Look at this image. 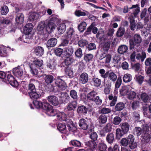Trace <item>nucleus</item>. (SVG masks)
Instances as JSON below:
<instances>
[{"label": "nucleus", "instance_id": "6ab92c4d", "mask_svg": "<svg viewBox=\"0 0 151 151\" xmlns=\"http://www.w3.org/2000/svg\"><path fill=\"white\" fill-rule=\"evenodd\" d=\"M88 74L84 72L82 73L80 76L79 82L85 84L88 82Z\"/></svg>", "mask_w": 151, "mask_h": 151}, {"label": "nucleus", "instance_id": "9b49d317", "mask_svg": "<svg viewBox=\"0 0 151 151\" xmlns=\"http://www.w3.org/2000/svg\"><path fill=\"white\" fill-rule=\"evenodd\" d=\"M12 72L14 76L20 79L22 78L23 71V69H21L20 67H16L13 68Z\"/></svg>", "mask_w": 151, "mask_h": 151}, {"label": "nucleus", "instance_id": "c756f323", "mask_svg": "<svg viewBox=\"0 0 151 151\" xmlns=\"http://www.w3.org/2000/svg\"><path fill=\"white\" fill-rule=\"evenodd\" d=\"M66 26L65 23H63L59 24L57 28L58 32L59 34H62L66 30Z\"/></svg>", "mask_w": 151, "mask_h": 151}, {"label": "nucleus", "instance_id": "0e129e2a", "mask_svg": "<svg viewBox=\"0 0 151 151\" xmlns=\"http://www.w3.org/2000/svg\"><path fill=\"white\" fill-rule=\"evenodd\" d=\"M141 98L144 102H147L149 98V96L145 93H143L141 95Z\"/></svg>", "mask_w": 151, "mask_h": 151}, {"label": "nucleus", "instance_id": "4d7b16f0", "mask_svg": "<svg viewBox=\"0 0 151 151\" xmlns=\"http://www.w3.org/2000/svg\"><path fill=\"white\" fill-rule=\"evenodd\" d=\"M111 110L108 108L104 107L100 109L99 111V113L102 114H108L111 113Z\"/></svg>", "mask_w": 151, "mask_h": 151}, {"label": "nucleus", "instance_id": "c9c22d12", "mask_svg": "<svg viewBox=\"0 0 151 151\" xmlns=\"http://www.w3.org/2000/svg\"><path fill=\"white\" fill-rule=\"evenodd\" d=\"M24 19V15L22 13H18L17 15L16 21L18 23L21 24L23 22Z\"/></svg>", "mask_w": 151, "mask_h": 151}, {"label": "nucleus", "instance_id": "3c124183", "mask_svg": "<svg viewBox=\"0 0 151 151\" xmlns=\"http://www.w3.org/2000/svg\"><path fill=\"white\" fill-rule=\"evenodd\" d=\"M86 23L84 22H83L80 23L78 25V29L80 32H82L86 29Z\"/></svg>", "mask_w": 151, "mask_h": 151}, {"label": "nucleus", "instance_id": "20e7f679", "mask_svg": "<svg viewBox=\"0 0 151 151\" xmlns=\"http://www.w3.org/2000/svg\"><path fill=\"white\" fill-rule=\"evenodd\" d=\"M142 41L140 35L138 34H135L133 37V39H131L129 40V49L132 50L134 48L135 44L140 43Z\"/></svg>", "mask_w": 151, "mask_h": 151}, {"label": "nucleus", "instance_id": "a18cd8bd", "mask_svg": "<svg viewBox=\"0 0 151 151\" xmlns=\"http://www.w3.org/2000/svg\"><path fill=\"white\" fill-rule=\"evenodd\" d=\"M132 79V76L129 74H125L123 78V81L125 83L130 82Z\"/></svg>", "mask_w": 151, "mask_h": 151}, {"label": "nucleus", "instance_id": "ea45409f", "mask_svg": "<svg viewBox=\"0 0 151 151\" xmlns=\"http://www.w3.org/2000/svg\"><path fill=\"white\" fill-rule=\"evenodd\" d=\"M119 92L121 96L126 95L129 93L128 88L126 86H124L120 90Z\"/></svg>", "mask_w": 151, "mask_h": 151}, {"label": "nucleus", "instance_id": "5fc2aeb1", "mask_svg": "<svg viewBox=\"0 0 151 151\" xmlns=\"http://www.w3.org/2000/svg\"><path fill=\"white\" fill-rule=\"evenodd\" d=\"M103 129L105 130L106 132L110 133V132L112 131V129L111 124L110 123H107L103 128Z\"/></svg>", "mask_w": 151, "mask_h": 151}, {"label": "nucleus", "instance_id": "dca6fc26", "mask_svg": "<svg viewBox=\"0 0 151 151\" xmlns=\"http://www.w3.org/2000/svg\"><path fill=\"white\" fill-rule=\"evenodd\" d=\"M58 129L61 132L68 135L69 134L68 131L66 130V126L64 123H59L57 126Z\"/></svg>", "mask_w": 151, "mask_h": 151}, {"label": "nucleus", "instance_id": "49530a36", "mask_svg": "<svg viewBox=\"0 0 151 151\" xmlns=\"http://www.w3.org/2000/svg\"><path fill=\"white\" fill-rule=\"evenodd\" d=\"M144 78V76L139 75H136L134 77L136 81H137L139 84L141 85L142 83Z\"/></svg>", "mask_w": 151, "mask_h": 151}, {"label": "nucleus", "instance_id": "2eb2a0df", "mask_svg": "<svg viewBox=\"0 0 151 151\" xmlns=\"http://www.w3.org/2000/svg\"><path fill=\"white\" fill-rule=\"evenodd\" d=\"M47 99L50 104L54 106H57L59 104L58 98L55 96H49L47 97Z\"/></svg>", "mask_w": 151, "mask_h": 151}, {"label": "nucleus", "instance_id": "774afa93", "mask_svg": "<svg viewBox=\"0 0 151 151\" xmlns=\"http://www.w3.org/2000/svg\"><path fill=\"white\" fill-rule=\"evenodd\" d=\"M92 101L95 102L97 105H100L102 103V100L100 99L99 96H97Z\"/></svg>", "mask_w": 151, "mask_h": 151}, {"label": "nucleus", "instance_id": "680f3d73", "mask_svg": "<svg viewBox=\"0 0 151 151\" xmlns=\"http://www.w3.org/2000/svg\"><path fill=\"white\" fill-rule=\"evenodd\" d=\"M111 85V83L110 82H108V83L107 84L106 83V85L107 86V87H105L104 89V92L105 94H107L110 93V87Z\"/></svg>", "mask_w": 151, "mask_h": 151}, {"label": "nucleus", "instance_id": "bf43d9fd", "mask_svg": "<svg viewBox=\"0 0 151 151\" xmlns=\"http://www.w3.org/2000/svg\"><path fill=\"white\" fill-rule=\"evenodd\" d=\"M122 120L120 117L116 116L114 118L112 121V123L115 125H119Z\"/></svg>", "mask_w": 151, "mask_h": 151}, {"label": "nucleus", "instance_id": "39448f33", "mask_svg": "<svg viewBox=\"0 0 151 151\" xmlns=\"http://www.w3.org/2000/svg\"><path fill=\"white\" fill-rule=\"evenodd\" d=\"M91 123L92 122L82 118L79 120L78 125L81 129L84 130H87V131L90 127Z\"/></svg>", "mask_w": 151, "mask_h": 151}, {"label": "nucleus", "instance_id": "72a5a7b5", "mask_svg": "<svg viewBox=\"0 0 151 151\" xmlns=\"http://www.w3.org/2000/svg\"><path fill=\"white\" fill-rule=\"evenodd\" d=\"M128 47L124 45H122L120 46L118 49V52L120 54H123L127 52Z\"/></svg>", "mask_w": 151, "mask_h": 151}, {"label": "nucleus", "instance_id": "f03ea898", "mask_svg": "<svg viewBox=\"0 0 151 151\" xmlns=\"http://www.w3.org/2000/svg\"><path fill=\"white\" fill-rule=\"evenodd\" d=\"M52 106L48 103L43 102L42 109L46 111V113L49 116H53L56 114V110L53 109Z\"/></svg>", "mask_w": 151, "mask_h": 151}, {"label": "nucleus", "instance_id": "bb28decb", "mask_svg": "<svg viewBox=\"0 0 151 151\" xmlns=\"http://www.w3.org/2000/svg\"><path fill=\"white\" fill-rule=\"evenodd\" d=\"M99 58L100 60L104 59L105 60V63H108L110 61L111 56L109 55H106L105 53H103L100 55Z\"/></svg>", "mask_w": 151, "mask_h": 151}, {"label": "nucleus", "instance_id": "a878e982", "mask_svg": "<svg viewBox=\"0 0 151 151\" xmlns=\"http://www.w3.org/2000/svg\"><path fill=\"white\" fill-rule=\"evenodd\" d=\"M85 145L91 149H93L97 146V144L95 142L92 140L86 142Z\"/></svg>", "mask_w": 151, "mask_h": 151}, {"label": "nucleus", "instance_id": "e2e57ef3", "mask_svg": "<svg viewBox=\"0 0 151 151\" xmlns=\"http://www.w3.org/2000/svg\"><path fill=\"white\" fill-rule=\"evenodd\" d=\"M66 59L65 61V65L68 66L70 65L74 61V59L70 57H65Z\"/></svg>", "mask_w": 151, "mask_h": 151}, {"label": "nucleus", "instance_id": "603ef678", "mask_svg": "<svg viewBox=\"0 0 151 151\" xmlns=\"http://www.w3.org/2000/svg\"><path fill=\"white\" fill-rule=\"evenodd\" d=\"M108 79L113 82H115L117 79V76L113 72L109 73L108 75Z\"/></svg>", "mask_w": 151, "mask_h": 151}, {"label": "nucleus", "instance_id": "412c9836", "mask_svg": "<svg viewBox=\"0 0 151 151\" xmlns=\"http://www.w3.org/2000/svg\"><path fill=\"white\" fill-rule=\"evenodd\" d=\"M106 140L109 144H111L115 141L114 135L113 132L108 133L106 137Z\"/></svg>", "mask_w": 151, "mask_h": 151}, {"label": "nucleus", "instance_id": "8fccbe9b", "mask_svg": "<svg viewBox=\"0 0 151 151\" xmlns=\"http://www.w3.org/2000/svg\"><path fill=\"white\" fill-rule=\"evenodd\" d=\"M98 149L100 151H106L107 147L106 144L104 143H100L98 145Z\"/></svg>", "mask_w": 151, "mask_h": 151}, {"label": "nucleus", "instance_id": "13d9d810", "mask_svg": "<svg viewBox=\"0 0 151 151\" xmlns=\"http://www.w3.org/2000/svg\"><path fill=\"white\" fill-rule=\"evenodd\" d=\"M70 143L75 147H80L81 146V143L76 140H71Z\"/></svg>", "mask_w": 151, "mask_h": 151}, {"label": "nucleus", "instance_id": "6e6d98bb", "mask_svg": "<svg viewBox=\"0 0 151 151\" xmlns=\"http://www.w3.org/2000/svg\"><path fill=\"white\" fill-rule=\"evenodd\" d=\"M134 133L135 134H136L137 136H139L142 134L143 129L139 127H136L134 129Z\"/></svg>", "mask_w": 151, "mask_h": 151}, {"label": "nucleus", "instance_id": "aec40b11", "mask_svg": "<svg viewBox=\"0 0 151 151\" xmlns=\"http://www.w3.org/2000/svg\"><path fill=\"white\" fill-rule=\"evenodd\" d=\"M129 9H132L133 13L132 14H133L134 16L136 17L140 12V8L138 5H133L132 7L129 8Z\"/></svg>", "mask_w": 151, "mask_h": 151}, {"label": "nucleus", "instance_id": "864d4df0", "mask_svg": "<svg viewBox=\"0 0 151 151\" xmlns=\"http://www.w3.org/2000/svg\"><path fill=\"white\" fill-rule=\"evenodd\" d=\"M70 95L71 98L74 100H76L78 99L77 93L75 90H71L70 92Z\"/></svg>", "mask_w": 151, "mask_h": 151}, {"label": "nucleus", "instance_id": "5701e85b", "mask_svg": "<svg viewBox=\"0 0 151 151\" xmlns=\"http://www.w3.org/2000/svg\"><path fill=\"white\" fill-rule=\"evenodd\" d=\"M73 52V49L71 46L65 48V50L64 51L65 57H70L72 56Z\"/></svg>", "mask_w": 151, "mask_h": 151}, {"label": "nucleus", "instance_id": "4c0bfd02", "mask_svg": "<svg viewBox=\"0 0 151 151\" xmlns=\"http://www.w3.org/2000/svg\"><path fill=\"white\" fill-rule=\"evenodd\" d=\"M129 128V125L127 122L123 123L121 126V130L125 134H127Z\"/></svg>", "mask_w": 151, "mask_h": 151}, {"label": "nucleus", "instance_id": "338daca9", "mask_svg": "<svg viewBox=\"0 0 151 151\" xmlns=\"http://www.w3.org/2000/svg\"><path fill=\"white\" fill-rule=\"evenodd\" d=\"M136 93L133 91H130L128 95V98L129 100H132L136 98Z\"/></svg>", "mask_w": 151, "mask_h": 151}, {"label": "nucleus", "instance_id": "9d476101", "mask_svg": "<svg viewBox=\"0 0 151 151\" xmlns=\"http://www.w3.org/2000/svg\"><path fill=\"white\" fill-rule=\"evenodd\" d=\"M65 121L69 132H74L77 129V125L71 119H66Z\"/></svg>", "mask_w": 151, "mask_h": 151}, {"label": "nucleus", "instance_id": "69168bd1", "mask_svg": "<svg viewBox=\"0 0 151 151\" xmlns=\"http://www.w3.org/2000/svg\"><path fill=\"white\" fill-rule=\"evenodd\" d=\"M9 10L6 6H4L1 7V14L3 15L6 14L8 12Z\"/></svg>", "mask_w": 151, "mask_h": 151}, {"label": "nucleus", "instance_id": "4468645a", "mask_svg": "<svg viewBox=\"0 0 151 151\" xmlns=\"http://www.w3.org/2000/svg\"><path fill=\"white\" fill-rule=\"evenodd\" d=\"M149 130L147 129H143V133L141 135L142 139L146 143H148L150 140L151 137L150 135L148 133Z\"/></svg>", "mask_w": 151, "mask_h": 151}, {"label": "nucleus", "instance_id": "f257e3e1", "mask_svg": "<svg viewBox=\"0 0 151 151\" xmlns=\"http://www.w3.org/2000/svg\"><path fill=\"white\" fill-rule=\"evenodd\" d=\"M34 79H31L27 86V92L30 98L33 100L37 99L41 96L40 92L35 88Z\"/></svg>", "mask_w": 151, "mask_h": 151}, {"label": "nucleus", "instance_id": "052dcab7", "mask_svg": "<svg viewBox=\"0 0 151 151\" xmlns=\"http://www.w3.org/2000/svg\"><path fill=\"white\" fill-rule=\"evenodd\" d=\"M92 81L93 82L95 86L99 87L101 85V79L97 78H93L92 79Z\"/></svg>", "mask_w": 151, "mask_h": 151}, {"label": "nucleus", "instance_id": "2f4dec72", "mask_svg": "<svg viewBox=\"0 0 151 151\" xmlns=\"http://www.w3.org/2000/svg\"><path fill=\"white\" fill-rule=\"evenodd\" d=\"M97 95V93L96 91H93L87 94V98L89 100L92 101Z\"/></svg>", "mask_w": 151, "mask_h": 151}, {"label": "nucleus", "instance_id": "de8ad7c7", "mask_svg": "<svg viewBox=\"0 0 151 151\" xmlns=\"http://www.w3.org/2000/svg\"><path fill=\"white\" fill-rule=\"evenodd\" d=\"M146 54L144 52H142L141 53H139L137 54L136 58L139 60H141L142 62H143L144 59L146 58Z\"/></svg>", "mask_w": 151, "mask_h": 151}, {"label": "nucleus", "instance_id": "a19ab883", "mask_svg": "<svg viewBox=\"0 0 151 151\" xmlns=\"http://www.w3.org/2000/svg\"><path fill=\"white\" fill-rule=\"evenodd\" d=\"M46 21L41 22L38 24L37 27V29L39 31H41L43 30H45L46 28Z\"/></svg>", "mask_w": 151, "mask_h": 151}, {"label": "nucleus", "instance_id": "6e6552de", "mask_svg": "<svg viewBox=\"0 0 151 151\" xmlns=\"http://www.w3.org/2000/svg\"><path fill=\"white\" fill-rule=\"evenodd\" d=\"M6 79L7 81H6V82L7 83H9L12 86L15 88L18 86L19 84L17 81L12 75L8 74Z\"/></svg>", "mask_w": 151, "mask_h": 151}, {"label": "nucleus", "instance_id": "f3484780", "mask_svg": "<svg viewBox=\"0 0 151 151\" xmlns=\"http://www.w3.org/2000/svg\"><path fill=\"white\" fill-rule=\"evenodd\" d=\"M88 109L84 105H81L78 106L77 112L79 115H85L87 112Z\"/></svg>", "mask_w": 151, "mask_h": 151}, {"label": "nucleus", "instance_id": "37998d69", "mask_svg": "<svg viewBox=\"0 0 151 151\" xmlns=\"http://www.w3.org/2000/svg\"><path fill=\"white\" fill-rule=\"evenodd\" d=\"M65 71L66 74H67L70 78H72L73 76V72L70 67H66Z\"/></svg>", "mask_w": 151, "mask_h": 151}, {"label": "nucleus", "instance_id": "b1692460", "mask_svg": "<svg viewBox=\"0 0 151 151\" xmlns=\"http://www.w3.org/2000/svg\"><path fill=\"white\" fill-rule=\"evenodd\" d=\"M57 40L55 38H52L49 39L47 42V47H54L56 44Z\"/></svg>", "mask_w": 151, "mask_h": 151}, {"label": "nucleus", "instance_id": "79ce46f5", "mask_svg": "<svg viewBox=\"0 0 151 151\" xmlns=\"http://www.w3.org/2000/svg\"><path fill=\"white\" fill-rule=\"evenodd\" d=\"M39 17V14L35 12L32 13L30 14L29 19L30 21H32L37 20L38 18Z\"/></svg>", "mask_w": 151, "mask_h": 151}, {"label": "nucleus", "instance_id": "4be33fe9", "mask_svg": "<svg viewBox=\"0 0 151 151\" xmlns=\"http://www.w3.org/2000/svg\"><path fill=\"white\" fill-rule=\"evenodd\" d=\"M77 104L76 101H72L68 103L67 107V109L68 111H74L77 107Z\"/></svg>", "mask_w": 151, "mask_h": 151}, {"label": "nucleus", "instance_id": "c03bdc74", "mask_svg": "<svg viewBox=\"0 0 151 151\" xmlns=\"http://www.w3.org/2000/svg\"><path fill=\"white\" fill-rule=\"evenodd\" d=\"M70 98L68 94L66 92L63 93V96L61 97V99L63 102L68 103L70 101Z\"/></svg>", "mask_w": 151, "mask_h": 151}, {"label": "nucleus", "instance_id": "7c9ffc66", "mask_svg": "<svg viewBox=\"0 0 151 151\" xmlns=\"http://www.w3.org/2000/svg\"><path fill=\"white\" fill-rule=\"evenodd\" d=\"M99 124H103L106 123L107 120V117L105 115L101 114L99 117Z\"/></svg>", "mask_w": 151, "mask_h": 151}, {"label": "nucleus", "instance_id": "393cba45", "mask_svg": "<svg viewBox=\"0 0 151 151\" xmlns=\"http://www.w3.org/2000/svg\"><path fill=\"white\" fill-rule=\"evenodd\" d=\"M35 53L38 56H41L44 53V50L43 47L38 46L36 47L35 50Z\"/></svg>", "mask_w": 151, "mask_h": 151}, {"label": "nucleus", "instance_id": "58836bf2", "mask_svg": "<svg viewBox=\"0 0 151 151\" xmlns=\"http://www.w3.org/2000/svg\"><path fill=\"white\" fill-rule=\"evenodd\" d=\"M54 79L53 76L50 75H45V77L44 78L45 82L48 84L52 83Z\"/></svg>", "mask_w": 151, "mask_h": 151}, {"label": "nucleus", "instance_id": "e433bc0d", "mask_svg": "<svg viewBox=\"0 0 151 151\" xmlns=\"http://www.w3.org/2000/svg\"><path fill=\"white\" fill-rule=\"evenodd\" d=\"M108 99L112 101L110 103V105L111 106H114L117 101V96H113L112 94L109 95L108 96Z\"/></svg>", "mask_w": 151, "mask_h": 151}, {"label": "nucleus", "instance_id": "c85d7f7f", "mask_svg": "<svg viewBox=\"0 0 151 151\" xmlns=\"http://www.w3.org/2000/svg\"><path fill=\"white\" fill-rule=\"evenodd\" d=\"M125 134L120 128H117L116 130V137L117 139H120Z\"/></svg>", "mask_w": 151, "mask_h": 151}, {"label": "nucleus", "instance_id": "7ed1b4c3", "mask_svg": "<svg viewBox=\"0 0 151 151\" xmlns=\"http://www.w3.org/2000/svg\"><path fill=\"white\" fill-rule=\"evenodd\" d=\"M89 134V138L92 140L95 141L97 140L98 137V134L96 132H94V127L93 123H90V127L86 134Z\"/></svg>", "mask_w": 151, "mask_h": 151}, {"label": "nucleus", "instance_id": "ddd939ff", "mask_svg": "<svg viewBox=\"0 0 151 151\" xmlns=\"http://www.w3.org/2000/svg\"><path fill=\"white\" fill-rule=\"evenodd\" d=\"M55 24L54 22L46 21L45 30L48 33H51L53 30L55 29Z\"/></svg>", "mask_w": 151, "mask_h": 151}, {"label": "nucleus", "instance_id": "a211bd4d", "mask_svg": "<svg viewBox=\"0 0 151 151\" xmlns=\"http://www.w3.org/2000/svg\"><path fill=\"white\" fill-rule=\"evenodd\" d=\"M105 39V42L101 44V47L103 50L105 52H107L109 50L111 44V40Z\"/></svg>", "mask_w": 151, "mask_h": 151}, {"label": "nucleus", "instance_id": "423d86ee", "mask_svg": "<svg viewBox=\"0 0 151 151\" xmlns=\"http://www.w3.org/2000/svg\"><path fill=\"white\" fill-rule=\"evenodd\" d=\"M55 84L59 88V90L63 91L66 89V85L65 82L60 78H58L56 80Z\"/></svg>", "mask_w": 151, "mask_h": 151}, {"label": "nucleus", "instance_id": "f8f14e48", "mask_svg": "<svg viewBox=\"0 0 151 151\" xmlns=\"http://www.w3.org/2000/svg\"><path fill=\"white\" fill-rule=\"evenodd\" d=\"M33 26L31 23H28L26 24L23 28L24 33L31 37L33 33H32Z\"/></svg>", "mask_w": 151, "mask_h": 151}, {"label": "nucleus", "instance_id": "1a4fd4ad", "mask_svg": "<svg viewBox=\"0 0 151 151\" xmlns=\"http://www.w3.org/2000/svg\"><path fill=\"white\" fill-rule=\"evenodd\" d=\"M43 62L42 60L36 59L33 61H31L30 62H28L26 61L24 63L23 65V66L25 65L31 66L32 65H35V66H42L43 65Z\"/></svg>", "mask_w": 151, "mask_h": 151}, {"label": "nucleus", "instance_id": "cd10ccee", "mask_svg": "<svg viewBox=\"0 0 151 151\" xmlns=\"http://www.w3.org/2000/svg\"><path fill=\"white\" fill-rule=\"evenodd\" d=\"M125 106V104L122 102L118 103L115 106L114 110L116 111H121L124 108Z\"/></svg>", "mask_w": 151, "mask_h": 151}, {"label": "nucleus", "instance_id": "f704fd0d", "mask_svg": "<svg viewBox=\"0 0 151 151\" xmlns=\"http://www.w3.org/2000/svg\"><path fill=\"white\" fill-rule=\"evenodd\" d=\"M74 32L73 28H70L67 30L66 32V38L68 40H70L74 36Z\"/></svg>", "mask_w": 151, "mask_h": 151}, {"label": "nucleus", "instance_id": "09e8293b", "mask_svg": "<svg viewBox=\"0 0 151 151\" xmlns=\"http://www.w3.org/2000/svg\"><path fill=\"white\" fill-rule=\"evenodd\" d=\"M35 99L33 101V103L35 107L37 109L41 108L42 107L43 103L40 101H37Z\"/></svg>", "mask_w": 151, "mask_h": 151}, {"label": "nucleus", "instance_id": "0eeeda50", "mask_svg": "<svg viewBox=\"0 0 151 151\" xmlns=\"http://www.w3.org/2000/svg\"><path fill=\"white\" fill-rule=\"evenodd\" d=\"M127 140L128 146L131 149H134L137 147V144L134 142V137L133 135L129 134L127 138Z\"/></svg>", "mask_w": 151, "mask_h": 151}, {"label": "nucleus", "instance_id": "473e14b6", "mask_svg": "<svg viewBox=\"0 0 151 151\" xmlns=\"http://www.w3.org/2000/svg\"><path fill=\"white\" fill-rule=\"evenodd\" d=\"M122 82V79L121 77V76L118 77L115 84V88L114 91L115 93H117V88L119 87L121 85Z\"/></svg>", "mask_w": 151, "mask_h": 151}]
</instances>
